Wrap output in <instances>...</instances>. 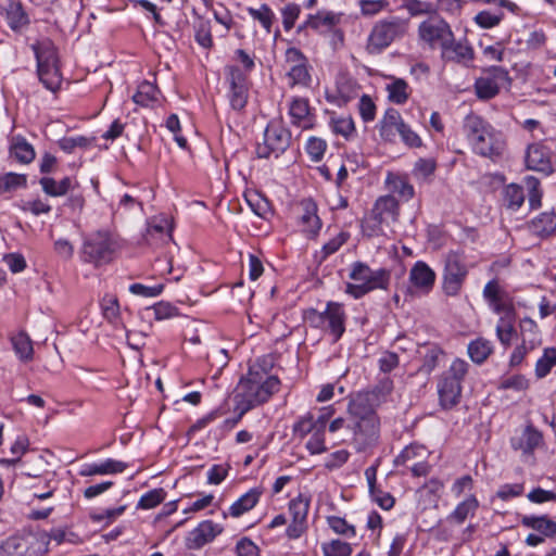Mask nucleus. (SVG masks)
Returning <instances> with one entry per match:
<instances>
[{
    "instance_id": "nucleus-26",
    "label": "nucleus",
    "mask_w": 556,
    "mask_h": 556,
    "mask_svg": "<svg viewBox=\"0 0 556 556\" xmlns=\"http://www.w3.org/2000/svg\"><path fill=\"white\" fill-rule=\"evenodd\" d=\"M67 532L63 528H53L49 532L40 530L37 531L34 538L36 539V544L38 545V552L47 553L48 545L51 540L55 541L58 544L66 541Z\"/></svg>"
},
{
    "instance_id": "nucleus-36",
    "label": "nucleus",
    "mask_w": 556,
    "mask_h": 556,
    "mask_svg": "<svg viewBox=\"0 0 556 556\" xmlns=\"http://www.w3.org/2000/svg\"><path fill=\"white\" fill-rule=\"evenodd\" d=\"M556 365V348H546L542 357L535 364V376L539 379L546 377Z\"/></svg>"
},
{
    "instance_id": "nucleus-21",
    "label": "nucleus",
    "mask_w": 556,
    "mask_h": 556,
    "mask_svg": "<svg viewBox=\"0 0 556 556\" xmlns=\"http://www.w3.org/2000/svg\"><path fill=\"white\" fill-rule=\"evenodd\" d=\"M128 465L124 462L108 458L100 464L86 465L79 472L83 477H89L94 475H113L123 472Z\"/></svg>"
},
{
    "instance_id": "nucleus-10",
    "label": "nucleus",
    "mask_w": 556,
    "mask_h": 556,
    "mask_svg": "<svg viewBox=\"0 0 556 556\" xmlns=\"http://www.w3.org/2000/svg\"><path fill=\"white\" fill-rule=\"evenodd\" d=\"M526 165L528 169L548 176L554 170L551 150L542 141L530 143L526 152Z\"/></svg>"
},
{
    "instance_id": "nucleus-23",
    "label": "nucleus",
    "mask_w": 556,
    "mask_h": 556,
    "mask_svg": "<svg viewBox=\"0 0 556 556\" xmlns=\"http://www.w3.org/2000/svg\"><path fill=\"white\" fill-rule=\"evenodd\" d=\"M262 491L257 488L249 490L240 496L229 508V514L237 518L251 510L260 501Z\"/></svg>"
},
{
    "instance_id": "nucleus-60",
    "label": "nucleus",
    "mask_w": 556,
    "mask_h": 556,
    "mask_svg": "<svg viewBox=\"0 0 556 556\" xmlns=\"http://www.w3.org/2000/svg\"><path fill=\"white\" fill-rule=\"evenodd\" d=\"M289 78L292 80L293 85L301 84L306 85L309 80V74L306 65L302 62L300 64L293 65L288 72Z\"/></svg>"
},
{
    "instance_id": "nucleus-5",
    "label": "nucleus",
    "mask_w": 556,
    "mask_h": 556,
    "mask_svg": "<svg viewBox=\"0 0 556 556\" xmlns=\"http://www.w3.org/2000/svg\"><path fill=\"white\" fill-rule=\"evenodd\" d=\"M117 249V242L109 231L99 230L91 233L84 242L83 257L85 262L96 266L110 263Z\"/></svg>"
},
{
    "instance_id": "nucleus-18",
    "label": "nucleus",
    "mask_w": 556,
    "mask_h": 556,
    "mask_svg": "<svg viewBox=\"0 0 556 556\" xmlns=\"http://www.w3.org/2000/svg\"><path fill=\"white\" fill-rule=\"evenodd\" d=\"M290 117L292 125L296 128L306 130L313 127V115L305 99H294L292 101L290 104Z\"/></svg>"
},
{
    "instance_id": "nucleus-25",
    "label": "nucleus",
    "mask_w": 556,
    "mask_h": 556,
    "mask_svg": "<svg viewBox=\"0 0 556 556\" xmlns=\"http://www.w3.org/2000/svg\"><path fill=\"white\" fill-rule=\"evenodd\" d=\"M254 148L258 159H277L289 148V141H256Z\"/></svg>"
},
{
    "instance_id": "nucleus-31",
    "label": "nucleus",
    "mask_w": 556,
    "mask_h": 556,
    "mask_svg": "<svg viewBox=\"0 0 556 556\" xmlns=\"http://www.w3.org/2000/svg\"><path fill=\"white\" fill-rule=\"evenodd\" d=\"M27 185V177L24 174L5 173L0 175V195L12 193Z\"/></svg>"
},
{
    "instance_id": "nucleus-24",
    "label": "nucleus",
    "mask_w": 556,
    "mask_h": 556,
    "mask_svg": "<svg viewBox=\"0 0 556 556\" xmlns=\"http://www.w3.org/2000/svg\"><path fill=\"white\" fill-rule=\"evenodd\" d=\"M389 220L371 210L370 213L362 219V232L368 238L382 236L384 235L383 226L389 225Z\"/></svg>"
},
{
    "instance_id": "nucleus-42",
    "label": "nucleus",
    "mask_w": 556,
    "mask_h": 556,
    "mask_svg": "<svg viewBox=\"0 0 556 556\" xmlns=\"http://www.w3.org/2000/svg\"><path fill=\"white\" fill-rule=\"evenodd\" d=\"M249 14L258 21L267 33L271 31V25L275 21V14L267 4H262L258 9L249 8Z\"/></svg>"
},
{
    "instance_id": "nucleus-1",
    "label": "nucleus",
    "mask_w": 556,
    "mask_h": 556,
    "mask_svg": "<svg viewBox=\"0 0 556 556\" xmlns=\"http://www.w3.org/2000/svg\"><path fill=\"white\" fill-rule=\"evenodd\" d=\"M279 386L280 381L276 376L264 379L263 372L255 367H250L247 377L240 380L241 392L236 395V399L240 397L238 401L239 418L253 407L267 402L279 390Z\"/></svg>"
},
{
    "instance_id": "nucleus-63",
    "label": "nucleus",
    "mask_w": 556,
    "mask_h": 556,
    "mask_svg": "<svg viewBox=\"0 0 556 556\" xmlns=\"http://www.w3.org/2000/svg\"><path fill=\"white\" fill-rule=\"evenodd\" d=\"M450 50L455 54L454 59L458 62L470 61L473 59V51L467 43L453 41L447 51Z\"/></svg>"
},
{
    "instance_id": "nucleus-45",
    "label": "nucleus",
    "mask_w": 556,
    "mask_h": 556,
    "mask_svg": "<svg viewBox=\"0 0 556 556\" xmlns=\"http://www.w3.org/2000/svg\"><path fill=\"white\" fill-rule=\"evenodd\" d=\"M407 88L408 85L404 79H395L387 87L389 91V99L396 104L405 103L408 99Z\"/></svg>"
},
{
    "instance_id": "nucleus-62",
    "label": "nucleus",
    "mask_w": 556,
    "mask_h": 556,
    "mask_svg": "<svg viewBox=\"0 0 556 556\" xmlns=\"http://www.w3.org/2000/svg\"><path fill=\"white\" fill-rule=\"evenodd\" d=\"M281 13L283 27L286 30H290L299 17L300 7L295 3H289L281 10Z\"/></svg>"
},
{
    "instance_id": "nucleus-38",
    "label": "nucleus",
    "mask_w": 556,
    "mask_h": 556,
    "mask_svg": "<svg viewBox=\"0 0 556 556\" xmlns=\"http://www.w3.org/2000/svg\"><path fill=\"white\" fill-rule=\"evenodd\" d=\"M156 93L157 89L153 84L143 81L140 84L138 91L134 94L132 100L139 105L148 106L157 100Z\"/></svg>"
},
{
    "instance_id": "nucleus-48",
    "label": "nucleus",
    "mask_w": 556,
    "mask_h": 556,
    "mask_svg": "<svg viewBox=\"0 0 556 556\" xmlns=\"http://www.w3.org/2000/svg\"><path fill=\"white\" fill-rule=\"evenodd\" d=\"M525 187L529 195V204L531 208H536L541 204V191L539 189L540 181L534 176H526L523 178Z\"/></svg>"
},
{
    "instance_id": "nucleus-52",
    "label": "nucleus",
    "mask_w": 556,
    "mask_h": 556,
    "mask_svg": "<svg viewBox=\"0 0 556 556\" xmlns=\"http://www.w3.org/2000/svg\"><path fill=\"white\" fill-rule=\"evenodd\" d=\"M312 431H316V424L314 422L312 414H307L306 416L301 417L293 425V434L300 439H303Z\"/></svg>"
},
{
    "instance_id": "nucleus-37",
    "label": "nucleus",
    "mask_w": 556,
    "mask_h": 556,
    "mask_svg": "<svg viewBox=\"0 0 556 556\" xmlns=\"http://www.w3.org/2000/svg\"><path fill=\"white\" fill-rule=\"evenodd\" d=\"M472 150L475 153L495 160L503 150V141H473Z\"/></svg>"
},
{
    "instance_id": "nucleus-61",
    "label": "nucleus",
    "mask_w": 556,
    "mask_h": 556,
    "mask_svg": "<svg viewBox=\"0 0 556 556\" xmlns=\"http://www.w3.org/2000/svg\"><path fill=\"white\" fill-rule=\"evenodd\" d=\"M103 316L109 321H113L119 314L118 301L114 296H104L102 302Z\"/></svg>"
},
{
    "instance_id": "nucleus-40",
    "label": "nucleus",
    "mask_w": 556,
    "mask_h": 556,
    "mask_svg": "<svg viewBox=\"0 0 556 556\" xmlns=\"http://www.w3.org/2000/svg\"><path fill=\"white\" fill-rule=\"evenodd\" d=\"M475 89L477 97L482 100L492 99L500 91V87L495 83H493L492 79H489L486 76L480 77L476 80Z\"/></svg>"
},
{
    "instance_id": "nucleus-47",
    "label": "nucleus",
    "mask_w": 556,
    "mask_h": 556,
    "mask_svg": "<svg viewBox=\"0 0 556 556\" xmlns=\"http://www.w3.org/2000/svg\"><path fill=\"white\" fill-rule=\"evenodd\" d=\"M337 90L341 99L348 102L357 96V84L346 76H340L337 80Z\"/></svg>"
},
{
    "instance_id": "nucleus-64",
    "label": "nucleus",
    "mask_w": 556,
    "mask_h": 556,
    "mask_svg": "<svg viewBox=\"0 0 556 556\" xmlns=\"http://www.w3.org/2000/svg\"><path fill=\"white\" fill-rule=\"evenodd\" d=\"M20 207L22 211L30 212L36 216L40 214H48L51 211V206L39 199L31 201H23Z\"/></svg>"
},
{
    "instance_id": "nucleus-29",
    "label": "nucleus",
    "mask_w": 556,
    "mask_h": 556,
    "mask_svg": "<svg viewBox=\"0 0 556 556\" xmlns=\"http://www.w3.org/2000/svg\"><path fill=\"white\" fill-rule=\"evenodd\" d=\"M11 342L16 355L21 361L27 362L33 358V343L27 333L23 331L18 332L11 338Z\"/></svg>"
},
{
    "instance_id": "nucleus-12",
    "label": "nucleus",
    "mask_w": 556,
    "mask_h": 556,
    "mask_svg": "<svg viewBox=\"0 0 556 556\" xmlns=\"http://www.w3.org/2000/svg\"><path fill=\"white\" fill-rule=\"evenodd\" d=\"M483 296L495 313H504L507 317L513 316L514 306L511 299L506 291L500 288L496 280H491L485 285Z\"/></svg>"
},
{
    "instance_id": "nucleus-22",
    "label": "nucleus",
    "mask_w": 556,
    "mask_h": 556,
    "mask_svg": "<svg viewBox=\"0 0 556 556\" xmlns=\"http://www.w3.org/2000/svg\"><path fill=\"white\" fill-rule=\"evenodd\" d=\"M371 210L389 222H396L400 214L399 202L391 194L379 197Z\"/></svg>"
},
{
    "instance_id": "nucleus-2",
    "label": "nucleus",
    "mask_w": 556,
    "mask_h": 556,
    "mask_svg": "<svg viewBox=\"0 0 556 556\" xmlns=\"http://www.w3.org/2000/svg\"><path fill=\"white\" fill-rule=\"evenodd\" d=\"M37 61V74L41 84L50 91L56 92L62 84L59 55L54 43L43 39L31 45Z\"/></svg>"
},
{
    "instance_id": "nucleus-50",
    "label": "nucleus",
    "mask_w": 556,
    "mask_h": 556,
    "mask_svg": "<svg viewBox=\"0 0 556 556\" xmlns=\"http://www.w3.org/2000/svg\"><path fill=\"white\" fill-rule=\"evenodd\" d=\"M195 40L201 47L205 49L212 47L213 39L211 34V24L208 21H200L195 25Z\"/></svg>"
},
{
    "instance_id": "nucleus-35",
    "label": "nucleus",
    "mask_w": 556,
    "mask_h": 556,
    "mask_svg": "<svg viewBox=\"0 0 556 556\" xmlns=\"http://www.w3.org/2000/svg\"><path fill=\"white\" fill-rule=\"evenodd\" d=\"M10 157L22 164H28L35 159V150L28 141H15L10 147Z\"/></svg>"
},
{
    "instance_id": "nucleus-32",
    "label": "nucleus",
    "mask_w": 556,
    "mask_h": 556,
    "mask_svg": "<svg viewBox=\"0 0 556 556\" xmlns=\"http://www.w3.org/2000/svg\"><path fill=\"white\" fill-rule=\"evenodd\" d=\"M489 128L485 122L477 115H469L465 119L467 136L472 137V139H485V137H491L492 134Z\"/></svg>"
},
{
    "instance_id": "nucleus-7",
    "label": "nucleus",
    "mask_w": 556,
    "mask_h": 556,
    "mask_svg": "<svg viewBox=\"0 0 556 556\" xmlns=\"http://www.w3.org/2000/svg\"><path fill=\"white\" fill-rule=\"evenodd\" d=\"M467 274V267L460 256L455 252H450L445 257L443 270V292L448 296L457 295L463 287Z\"/></svg>"
},
{
    "instance_id": "nucleus-39",
    "label": "nucleus",
    "mask_w": 556,
    "mask_h": 556,
    "mask_svg": "<svg viewBox=\"0 0 556 556\" xmlns=\"http://www.w3.org/2000/svg\"><path fill=\"white\" fill-rule=\"evenodd\" d=\"M247 202L255 215L267 219L271 215L270 202L260 193L251 194L247 198Z\"/></svg>"
},
{
    "instance_id": "nucleus-11",
    "label": "nucleus",
    "mask_w": 556,
    "mask_h": 556,
    "mask_svg": "<svg viewBox=\"0 0 556 556\" xmlns=\"http://www.w3.org/2000/svg\"><path fill=\"white\" fill-rule=\"evenodd\" d=\"M380 135L382 137L400 136L401 139H419L412 129L404 124L401 114L395 109H388L380 122Z\"/></svg>"
},
{
    "instance_id": "nucleus-13",
    "label": "nucleus",
    "mask_w": 556,
    "mask_h": 556,
    "mask_svg": "<svg viewBox=\"0 0 556 556\" xmlns=\"http://www.w3.org/2000/svg\"><path fill=\"white\" fill-rule=\"evenodd\" d=\"M378 405L372 392L362 391L350 400L348 410L354 419L378 417L376 414Z\"/></svg>"
},
{
    "instance_id": "nucleus-57",
    "label": "nucleus",
    "mask_w": 556,
    "mask_h": 556,
    "mask_svg": "<svg viewBox=\"0 0 556 556\" xmlns=\"http://www.w3.org/2000/svg\"><path fill=\"white\" fill-rule=\"evenodd\" d=\"M503 16V13L495 14L489 11H481L475 16V22L482 28H492L500 24Z\"/></svg>"
},
{
    "instance_id": "nucleus-19",
    "label": "nucleus",
    "mask_w": 556,
    "mask_h": 556,
    "mask_svg": "<svg viewBox=\"0 0 556 556\" xmlns=\"http://www.w3.org/2000/svg\"><path fill=\"white\" fill-rule=\"evenodd\" d=\"M543 440L542 433L532 425H528L519 438L511 439L514 450H521L523 453H532Z\"/></svg>"
},
{
    "instance_id": "nucleus-55",
    "label": "nucleus",
    "mask_w": 556,
    "mask_h": 556,
    "mask_svg": "<svg viewBox=\"0 0 556 556\" xmlns=\"http://www.w3.org/2000/svg\"><path fill=\"white\" fill-rule=\"evenodd\" d=\"M389 5L388 0H359L362 14L365 16H374Z\"/></svg>"
},
{
    "instance_id": "nucleus-16",
    "label": "nucleus",
    "mask_w": 556,
    "mask_h": 556,
    "mask_svg": "<svg viewBox=\"0 0 556 556\" xmlns=\"http://www.w3.org/2000/svg\"><path fill=\"white\" fill-rule=\"evenodd\" d=\"M409 281L414 288L429 293L435 281V273L425 263L418 261L409 270Z\"/></svg>"
},
{
    "instance_id": "nucleus-51",
    "label": "nucleus",
    "mask_w": 556,
    "mask_h": 556,
    "mask_svg": "<svg viewBox=\"0 0 556 556\" xmlns=\"http://www.w3.org/2000/svg\"><path fill=\"white\" fill-rule=\"evenodd\" d=\"M289 511L292 515V520L306 521L308 501L301 496L291 500L289 503Z\"/></svg>"
},
{
    "instance_id": "nucleus-41",
    "label": "nucleus",
    "mask_w": 556,
    "mask_h": 556,
    "mask_svg": "<svg viewBox=\"0 0 556 556\" xmlns=\"http://www.w3.org/2000/svg\"><path fill=\"white\" fill-rule=\"evenodd\" d=\"M504 200L507 207L518 210L525 201V193L522 187L511 184L504 190Z\"/></svg>"
},
{
    "instance_id": "nucleus-4",
    "label": "nucleus",
    "mask_w": 556,
    "mask_h": 556,
    "mask_svg": "<svg viewBox=\"0 0 556 556\" xmlns=\"http://www.w3.org/2000/svg\"><path fill=\"white\" fill-rule=\"evenodd\" d=\"M468 371V364L463 359H455L450 369L445 371L438 383L440 403L444 408L455 406L462 394V381Z\"/></svg>"
},
{
    "instance_id": "nucleus-27",
    "label": "nucleus",
    "mask_w": 556,
    "mask_h": 556,
    "mask_svg": "<svg viewBox=\"0 0 556 556\" xmlns=\"http://www.w3.org/2000/svg\"><path fill=\"white\" fill-rule=\"evenodd\" d=\"M337 23V17L331 12H318L315 15H308V18L304 24L298 27V33L303 31L306 28L319 30L321 27L330 29Z\"/></svg>"
},
{
    "instance_id": "nucleus-53",
    "label": "nucleus",
    "mask_w": 556,
    "mask_h": 556,
    "mask_svg": "<svg viewBox=\"0 0 556 556\" xmlns=\"http://www.w3.org/2000/svg\"><path fill=\"white\" fill-rule=\"evenodd\" d=\"M8 18L13 29L21 28L28 23L27 15L25 14L21 4H12L8 11Z\"/></svg>"
},
{
    "instance_id": "nucleus-6",
    "label": "nucleus",
    "mask_w": 556,
    "mask_h": 556,
    "mask_svg": "<svg viewBox=\"0 0 556 556\" xmlns=\"http://www.w3.org/2000/svg\"><path fill=\"white\" fill-rule=\"evenodd\" d=\"M418 35L420 40L432 49L439 47L447 51L453 42L450 25L439 16H430L424 21L418 27Z\"/></svg>"
},
{
    "instance_id": "nucleus-20",
    "label": "nucleus",
    "mask_w": 556,
    "mask_h": 556,
    "mask_svg": "<svg viewBox=\"0 0 556 556\" xmlns=\"http://www.w3.org/2000/svg\"><path fill=\"white\" fill-rule=\"evenodd\" d=\"M521 525L526 528L532 529L546 538L556 536V521L548 518L546 515L534 516L526 515L520 520Z\"/></svg>"
},
{
    "instance_id": "nucleus-8",
    "label": "nucleus",
    "mask_w": 556,
    "mask_h": 556,
    "mask_svg": "<svg viewBox=\"0 0 556 556\" xmlns=\"http://www.w3.org/2000/svg\"><path fill=\"white\" fill-rule=\"evenodd\" d=\"M353 443L357 452H364L378 443L380 421L378 417L354 419L351 426Z\"/></svg>"
},
{
    "instance_id": "nucleus-28",
    "label": "nucleus",
    "mask_w": 556,
    "mask_h": 556,
    "mask_svg": "<svg viewBox=\"0 0 556 556\" xmlns=\"http://www.w3.org/2000/svg\"><path fill=\"white\" fill-rule=\"evenodd\" d=\"M532 229L541 237L549 236L556 230V213L544 212L532 220Z\"/></svg>"
},
{
    "instance_id": "nucleus-3",
    "label": "nucleus",
    "mask_w": 556,
    "mask_h": 556,
    "mask_svg": "<svg viewBox=\"0 0 556 556\" xmlns=\"http://www.w3.org/2000/svg\"><path fill=\"white\" fill-rule=\"evenodd\" d=\"M409 22L397 16L377 22L368 37L366 50L377 54L388 48L393 41L403 38L408 31Z\"/></svg>"
},
{
    "instance_id": "nucleus-14",
    "label": "nucleus",
    "mask_w": 556,
    "mask_h": 556,
    "mask_svg": "<svg viewBox=\"0 0 556 556\" xmlns=\"http://www.w3.org/2000/svg\"><path fill=\"white\" fill-rule=\"evenodd\" d=\"M326 330L333 337L337 342L345 331L346 315L343 305L338 302H328L325 309Z\"/></svg>"
},
{
    "instance_id": "nucleus-54",
    "label": "nucleus",
    "mask_w": 556,
    "mask_h": 556,
    "mask_svg": "<svg viewBox=\"0 0 556 556\" xmlns=\"http://www.w3.org/2000/svg\"><path fill=\"white\" fill-rule=\"evenodd\" d=\"M328 525L338 534L346 536L356 534L354 526L349 525L344 518L330 516L328 517Z\"/></svg>"
},
{
    "instance_id": "nucleus-30",
    "label": "nucleus",
    "mask_w": 556,
    "mask_h": 556,
    "mask_svg": "<svg viewBox=\"0 0 556 556\" xmlns=\"http://www.w3.org/2000/svg\"><path fill=\"white\" fill-rule=\"evenodd\" d=\"M39 182L45 193L50 197H62L66 194L72 187L70 177H64L59 182L51 177H42Z\"/></svg>"
},
{
    "instance_id": "nucleus-56",
    "label": "nucleus",
    "mask_w": 556,
    "mask_h": 556,
    "mask_svg": "<svg viewBox=\"0 0 556 556\" xmlns=\"http://www.w3.org/2000/svg\"><path fill=\"white\" fill-rule=\"evenodd\" d=\"M28 444L29 442L26 437H18L11 446L12 454H15L17 457L12 459L2 458L0 463L8 466L16 464L21 459V456L26 453Z\"/></svg>"
},
{
    "instance_id": "nucleus-43",
    "label": "nucleus",
    "mask_w": 556,
    "mask_h": 556,
    "mask_svg": "<svg viewBox=\"0 0 556 556\" xmlns=\"http://www.w3.org/2000/svg\"><path fill=\"white\" fill-rule=\"evenodd\" d=\"M165 496H166V492L164 491V489H162V488L153 489L140 497V500L137 504V508L138 509L154 508L165 500Z\"/></svg>"
},
{
    "instance_id": "nucleus-33",
    "label": "nucleus",
    "mask_w": 556,
    "mask_h": 556,
    "mask_svg": "<svg viewBox=\"0 0 556 556\" xmlns=\"http://www.w3.org/2000/svg\"><path fill=\"white\" fill-rule=\"evenodd\" d=\"M478 507V500L471 495L456 506L454 511L448 516V519L454 520L457 523H463L468 516L475 515Z\"/></svg>"
},
{
    "instance_id": "nucleus-17",
    "label": "nucleus",
    "mask_w": 556,
    "mask_h": 556,
    "mask_svg": "<svg viewBox=\"0 0 556 556\" xmlns=\"http://www.w3.org/2000/svg\"><path fill=\"white\" fill-rule=\"evenodd\" d=\"M300 207L302 210L300 222L303 226V231L316 235L321 227V222L317 215L316 202L311 198H306L301 200Z\"/></svg>"
},
{
    "instance_id": "nucleus-49",
    "label": "nucleus",
    "mask_w": 556,
    "mask_h": 556,
    "mask_svg": "<svg viewBox=\"0 0 556 556\" xmlns=\"http://www.w3.org/2000/svg\"><path fill=\"white\" fill-rule=\"evenodd\" d=\"M514 333L515 329L511 323V316L502 317L500 324L496 326V334L501 343L508 346Z\"/></svg>"
},
{
    "instance_id": "nucleus-58",
    "label": "nucleus",
    "mask_w": 556,
    "mask_h": 556,
    "mask_svg": "<svg viewBox=\"0 0 556 556\" xmlns=\"http://www.w3.org/2000/svg\"><path fill=\"white\" fill-rule=\"evenodd\" d=\"M248 100V85L230 88V104L235 110L245 106Z\"/></svg>"
},
{
    "instance_id": "nucleus-59",
    "label": "nucleus",
    "mask_w": 556,
    "mask_h": 556,
    "mask_svg": "<svg viewBox=\"0 0 556 556\" xmlns=\"http://www.w3.org/2000/svg\"><path fill=\"white\" fill-rule=\"evenodd\" d=\"M527 498L531 503L543 504L546 502H556V493L554 491L544 490L540 486L534 488L527 494Z\"/></svg>"
},
{
    "instance_id": "nucleus-44",
    "label": "nucleus",
    "mask_w": 556,
    "mask_h": 556,
    "mask_svg": "<svg viewBox=\"0 0 556 556\" xmlns=\"http://www.w3.org/2000/svg\"><path fill=\"white\" fill-rule=\"evenodd\" d=\"M321 549L324 556H350L352 554L351 544L338 539L323 543Z\"/></svg>"
},
{
    "instance_id": "nucleus-9",
    "label": "nucleus",
    "mask_w": 556,
    "mask_h": 556,
    "mask_svg": "<svg viewBox=\"0 0 556 556\" xmlns=\"http://www.w3.org/2000/svg\"><path fill=\"white\" fill-rule=\"evenodd\" d=\"M350 278L354 281L364 283L374 290H386L391 280V273L386 268L374 270L366 263L355 262L352 264Z\"/></svg>"
},
{
    "instance_id": "nucleus-34",
    "label": "nucleus",
    "mask_w": 556,
    "mask_h": 556,
    "mask_svg": "<svg viewBox=\"0 0 556 556\" xmlns=\"http://www.w3.org/2000/svg\"><path fill=\"white\" fill-rule=\"evenodd\" d=\"M491 353V342L485 339H477L468 345V354L473 363L482 364Z\"/></svg>"
},
{
    "instance_id": "nucleus-46",
    "label": "nucleus",
    "mask_w": 556,
    "mask_h": 556,
    "mask_svg": "<svg viewBox=\"0 0 556 556\" xmlns=\"http://www.w3.org/2000/svg\"><path fill=\"white\" fill-rule=\"evenodd\" d=\"M442 354L443 352L439 346H428L424 355L422 365L420 366L419 371L429 375L438 366L439 357Z\"/></svg>"
},
{
    "instance_id": "nucleus-15",
    "label": "nucleus",
    "mask_w": 556,
    "mask_h": 556,
    "mask_svg": "<svg viewBox=\"0 0 556 556\" xmlns=\"http://www.w3.org/2000/svg\"><path fill=\"white\" fill-rule=\"evenodd\" d=\"M220 531L222 529L218 525L214 523L212 520H204L189 533L187 546L189 548H201L213 541Z\"/></svg>"
}]
</instances>
